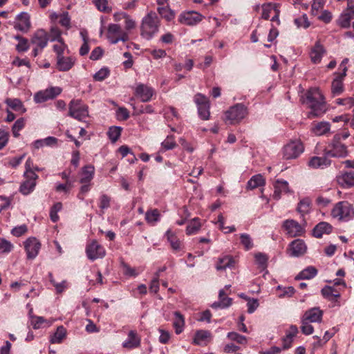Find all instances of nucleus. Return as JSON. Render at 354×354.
Instances as JSON below:
<instances>
[{
	"mask_svg": "<svg viewBox=\"0 0 354 354\" xmlns=\"http://www.w3.org/2000/svg\"><path fill=\"white\" fill-rule=\"evenodd\" d=\"M326 53V50L319 41H317L311 48L310 57L312 62L318 64L321 62L323 55Z\"/></svg>",
	"mask_w": 354,
	"mask_h": 354,
	"instance_id": "19",
	"label": "nucleus"
},
{
	"mask_svg": "<svg viewBox=\"0 0 354 354\" xmlns=\"http://www.w3.org/2000/svg\"><path fill=\"white\" fill-rule=\"evenodd\" d=\"M30 16L26 12H22L17 15V21L15 23L14 28L16 30L24 32H27L30 28Z\"/></svg>",
	"mask_w": 354,
	"mask_h": 354,
	"instance_id": "16",
	"label": "nucleus"
},
{
	"mask_svg": "<svg viewBox=\"0 0 354 354\" xmlns=\"http://www.w3.org/2000/svg\"><path fill=\"white\" fill-rule=\"evenodd\" d=\"M13 249V245L5 239L0 238V252L9 253Z\"/></svg>",
	"mask_w": 354,
	"mask_h": 354,
	"instance_id": "49",
	"label": "nucleus"
},
{
	"mask_svg": "<svg viewBox=\"0 0 354 354\" xmlns=\"http://www.w3.org/2000/svg\"><path fill=\"white\" fill-rule=\"evenodd\" d=\"M211 339V333L207 330H198L194 336V342L197 345H205Z\"/></svg>",
	"mask_w": 354,
	"mask_h": 354,
	"instance_id": "29",
	"label": "nucleus"
},
{
	"mask_svg": "<svg viewBox=\"0 0 354 354\" xmlns=\"http://www.w3.org/2000/svg\"><path fill=\"white\" fill-rule=\"evenodd\" d=\"M321 292L323 297L330 301H336L340 297V294L330 286H325Z\"/></svg>",
	"mask_w": 354,
	"mask_h": 354,
	"instance_id": "35",
	"label": "nucleus"
},
{
	"mask_svg": "<svg viewBox=\"0 0 354 354\" xmlns=\"http://www.w3.org/2000/svg\"><path fill=\"white\" fill-rule=\"evenodd\" d=\"M330 164V161L326 157L314 156L308 161L309 167L312 168H318L323 166H328Z\"/></svg>",
	"mask_w": 354,
	"mask_h": 354,
	"instance_id": "32",
	"label": "nucleus"
},
{
	"mask_svg": "<svg viewBox=\"0 0 354 354\" xmlns=\"http://www.w3.org/2000/svg\"><path fill=\"white\" fill-rule=\"evenodd\" d=\"M294 22L297 27H303L304 28H308L310 25L306 15H304L301 17L295 19Z\"/></svg>",
	"mask_w": 354,
	"mask_h": 354,
	"instance_id": "55",
	"label": "nucleus"
},
{
	"mask_svg": "<svg viewBox=\"0 0 354 354\" xmlns=\"http://www.w3.org/2000/svg\"><path fill=\"white\" fill-rule=\"evenodd\" d=\"M349 136L348 131L335 134L331 142L325 149V154L330 157H345L347 155V147L342 141Z\"/></svg>",
	"mask_w": 354,
	"mask_h": 354,
	"instance_id": "2",
	"label": "nucleus"
},
{
	"mask_svg": "<svg viewBox=\"0 0 354 354\" xmlns=\"http://www.w3.org/2000/svg\"><path fill=\"white\" fill-rule=\"evenodd\" d=\"M218 299L221 304L222 308H227L232 304V299L227 297L223 290L219 291Z\"/></svg>",
	"mask_w": 354,
	"mask_h": 354,
	"instance_id": "45",
	"label": "nucleus"
},
{
	"mask_svg": "<svg viewBox=\"0 0 354 354\" xmlns=\"http://www.w3.org/2000/svg\"><path fill=\"white\" fill-rule=\"evenodd\" d=\"M140 344V338L134 330H130L127 339L123 342L124 348L132 349L137 348Z\"/></svg>",
	"mask_w": 354,
	"mask_h": 354,
	"instance_id": "25",
	"label": "nucleus"
},
{
	"mask_svg": "<svg viewBox=\"0 0 354 354\" xmlns=\"http://www.w3.org/2000/svg\"><path fill=\"white\" fill-rule=\"evenodd\" d=\"M202 227L201 220L195 217L187 222L186 227V234L187 235L196 234Z\"/></svg>",
	"mask_w": 354,
	"mask_h": 354,
	"instance_id": "27",
	"label": "nucleus"
},
{
	"mask_svg": "<svg viewBox=\"0 0 354 354\" xmlns=\"http://www.w3.org/2000/svg\"><path fill=\"white\" fill-rule=\"evenodd\" d=\"M286 233L291 237L301 236L304 230L303 227L293 219L286 220L282 225Z\"/></svg>",
	"mask_w": 354,
	"mask_h": 354,
	"instance_id": "10",
	"label": "nucleus"
},
{
	"mask_svg": "<svg viewBox=\"0 0 354 354\" xmlns=\"http://www.w3.org/2000/svg\"><path fill=\"white\" fill-rule=\"evenodd\" d=\"M306 246L304 241L301 239H296L293 241L290 245V256L299 257L306 252Z\"/></svg>",
	"mask_w": 354,
	"mask_h": 354,
	"instance_id": "23",
	"label": "nucleus"
},
{
	"mask_svg": "<svg viewBox=\"0 0 354 354\" xmlns=\"http://www.w3.org/2000/svg\"><path fill=\"white\" fill-rule=\"evenodd\" d=\"M95 169L93 166L88 165L82 169V177L80 182L81 183H88L93 178Z\"/></svg>",
	"mask_w": 354,
	"mask_h": 354,
	"instance_id": "36",
	"label": "nucleus"
},
{
	"mask_svg": "<svg viewBox=\"0 0 354 354\" xmlns=\"http://www.w3.org/2000/svg\"><path fill=\"white\" fill-rule=\"evenodd\" d=\"M6 104L15 111H20L23 108V104L19 99H7Z\"/></svg>",
	"mask_w": 354,
	"mask_h": 354,
	"instance_id": "54",
	"label": "nucleus"
},
{
	"mask_svg": "<svg viewBox=\"0 0 354 354\" xmlns=\"http://www.w3.org/2000/svg\"><path fill=\"white\" fill-rule=\"evenodd\" d=\"M159 14L167 21H170L175 17V13L167 7L158 8Z\"/></svg>",
	"mask_w": 354,
	"mask_h": 354,
	"instance_id": "46",
	"label": "nucleus"
},
{
	"mask_svg": "<svg viewBox=\"0 0 354 354\" xmlns=\"http://www.w3.org/2000/svg\"><path fill=\"white\" fill-rule=\"evenodd\" d=\"M166 236L173 249L177 250V236H176V233L169 230L166 232Z\"/></svg>",
	"mask_w": 354,
	"mask_h": 354,
	"instance_id": "59",
	"label": "nucleus"
},
{
	"mask_svg": "<svg viewBox=\"0 0 354 354\" xmlns=\"http://www.w3.org/2000/svg\"><path fill=\"white\" fill-rule=\"evenodd\" d=\"M59 44L53 46V50L57 54V57H61L64 54V51L66 48V45L64 44V40L58 41Z\"/></svg>",
	"mask_w": 354,
	"mask_h": 354,
	"instance_id": "61",
	"label": "nucleus"
},
{
	"mask_svg": "<svg viewBox=\"0 0 354 354\" xmlns=\"http://www.w3.org/2000/svg\"><path fill=\"white\" fill-rule=\"evenodd\" d=\"M49 277H50V282L55 288L57 293L60 294L62 292H64L66 288H67V282H66V281L64 280L61 283H57L54 280L51 273L49 274Z\"/></svg>",
	"mask_w": 354,
	"mask_h": 354,
	"instance_id": "42",
	"label": "nucleus"
},
{
	"mask_svg": "<svg viewBox=\"0 0 354 354\" xmlns=\"http://www.w3.org/2000/svg\"><path fill=\"white\" fill-rule=\"evenodd\" d=\"M332 226L326 222H320L313 230V235L316 238H322L324 234H330Z\"/></svg>",
	"mask_w": 354,
	"mask_h": 354,
	"instance_id": "26",
	"label": "nucleus"
},
{
	"mask_svg": "<svg viewBox=\"0 0 354 354\" xmlns=\"http://www.w3.org/2000/svg\"><path fill=\"white\" fill-rule=\"evenodd\" d=\"M87 257L94 261L99 258H102L105 255L104 248L96 241H93L86 248Z\"/></svg>",
	"mask_w": 354,
	"mask_h": 354,
	"instance_id": "11",
	"label": "nucleus"
},
{
	"mask_svg": "<svg viewBox=\"0 0 354 354\" xmlns=\"http://www.w3.org/2000/svg\"><path fill=\"white\" fill-rule=\"evenodd\" d=\"M266 184V180L261 174L253 176L247 183V188L254 189L257 187H263Z\"/></svg>",
	"mask_w": 354,
	"mask_h": 354,
	"instance_id": "31",
	"label": "nucleus"
},
{
	"mask_svg": "<svg viewBox=\"0 0 354 354\" xmlns=\"http://www.w3.org/2000/svg\"><path fill=\"white\" fill-rule=\"evenodd\" d=\"M59 17V24L62 26L69 28L71 27V18L69 17L68 13L67 12H64L60 15Z\"/></svg>",
	"mask_w": 354,
	"mask_h": 354,
	"instance_id": "62",
	"label": "nucleus"
},
{
	"mask_svg": "<svg viewBox=\"0 0 354 354\" xmlns=\"http://www.w3.org/2000/svg\"><path fill=\"white\" fill-rule=\"evenodd\" d=\"M301 98L303 104L310 109L308 113V118L319 117L326 112L324 97L317 88L309 89Z\"/></svg>",
	"mask_w": 354,
	"mask_h": 354,
	"instance_id": "1",
	"label": "nucleus"
},
{
	"mask_svg": "<svg viewBox=\"0 0 354 354\" xmlns=\"http://www.w3.org/2000/svg\"><path fill=\"white\" fill-rule=\"evenodd\" d=\"M29 48L28 40L26 38L20 40L16 46L18 52H25Z\"/></svg>",
	"mask_w": 354,
	"mask_h": 354,
	"instance_id": "64",
	"label": "nucleus"
},
{
	"mask_svg": "<svg viewBox=\"0 0 354 354\" xmlns=\"http://www.w3.org/2000/svg\"><path fill=\"white\" fill-rule=\"evenodd\" d=\"M317 274V270L313 266H308L301 272H300L298 275L295 277L296 280H301V279H310L315 277Z\"/></svg>",
	"mask_w": 354,
	"mask_h": 354,
	"instance_id": "33",
	"label": "nucleus"
},
{
	"mask_svg": "<svg viewBox=\"0 0 354 354\" xmlns=\"http://www.w3.org/2000/svg\"><path fill=\"white\" fill-rule=\"evenodd\" d=\"M24 248L28 259H33L37 256L41 244L36 238H29L24 242Z\"/></svg>",
	"mask_w": 354,
	"mask_h": 354,
	"instance_id": "12",
	"label": "nucleus"
},
{
	"mask_svg": "<svg viewBox=\"0 0 354 354\" xmlns=\"http://www.w3.org/2000/svg\"><path fill=\"white\" fill-rule=\"evenodd\" d=\"M353 19L350 17L341 14L336 21L337 24L342 28H348L351 26V21Z\"/></svg>",
	"mask_w": 354,
	"mask_h": 354,
	"instance_id": "41",
	"label": "nucleus"
},
{
	"mask_svg": "<svg viewBox=\"0 0 354 354\" xmlns=\"http://www.w3.org/2000/svg\"><path fill=\"white\" fill-rule=\"evenodd\" d=\"M75 59L71 57L64 55L57 57V68L60 71H68L74 65Z\"/></svg>",
	"mask_w": 354,
	"mask_h": 354,
	"instance_id": "24",
	"label": "nucleus"
},
{
	"mask_svg": "<svg viewBox=\"0 0 354 354\" xmlns=\"http://www.w3.org/2000/svg\"><path fill=\"white\" fill-rule=\"evenodd\" d=\"M198 108V112L200 118L202 120H208L209 117V104L199 106Z\"/></svg>",
	"mask_w": 354,
	"mask_h": 354,
	"instance_id": "50",
	"label": "nucleus"
},
{
	"mask_svg": "<svg viewBox=\"0 0 354 354\" xmlns=\"http://www.w3.org/2000/svg\"><path fill=\"white\" fill-rule=\"evenodd\" d=\"M49 40L48 34L43 29L37 30L33 35L31 42L42 50Z\"/></svg>",
	"mask_w": 354,
	"mask_h": 354,
	"instance_id": "17",
	"label": "nucleus"
},
{
	"mask_svg": "<svg viewBox=\"0 0 354 354\" xmlns=\"http://www.w3.org/2000/svg\"><path fill=\"white\" fill-rule=\"evenodd\" d=\"M93 3L98 10L104 12H109L111 8L108 6L107 0H93Z\"/></svg>",
	"mask_w": 354,
	"mask_h": 354,
	"instance_id": "48",
	"label": "nucleus"
},
{
	"mask_svg": "<svg viewBox=\"0 0 354 354\" xmlns=\"http://www.w3.org/2000/svg\"><path fill=\"white\" fill-rule=\"evenodd\" d=\"M107 38L111 44H117L120 41H126L127 34L123 31L120 25L111 24L107 29Z\"/></svg>",
	"mask_w": 354,
	"mask_h": 354,
	"instance_id": "8",
	"label": "nucleus"
},
{
	"mask_svg": "<svg viewBox=\"0 0 354 354\" xmlns=\"http://www.w3.org/2000/svg\"><path fill=\"white\" fill-rule=\"evenodd\" d=\"M24 176L26 180L21 185L19 191L24 195H27L33 191L38 176L35 173H30V175H24Z\"/></svg>",
	"mask_w": 354,
	"mask_h": 354,
	"instance_id": "14",
	"label": "nucleus"
},
{
	"mask_svg": "<svg viewBox=\"0 0 354 354\" xmlns=\"http://www.w3.org/2000/svg\"><path fill=\"white\" fill-rule=\"evenodd\" d=\"M68 115L82 121L88 116V106L80 100H73L69 104Z\"/></svg>",
	"mask_w": 354,
	"mask_h": 354,
	"instance_id": "6",
	"label": "nucleus"
},
{
	"mask_svg": "<svg viewBox=\"0 0 354 354\" xmlns=\"http://www.w3.org/2000/svg\"><path fill=\"white\" fill-rule=\"evenodd\" d=\"M227 337L232 340L240 344H244L247 342V339L245 336L241 335L236 332H230L227 334Z\"/></svg>",
	"mask_w": 354,
	"mask_h": 354,
	"instance_id": "47",
	"label": "nucleus"
},
{
	"mask_svg": "<svg viewBox=\"0 0 354 354\" xmlns=\"http://www.w3.org/2000/svg\"><path fill=\"white\" fill-rule=\"evenodd\" d=\"M337 183L342 188H349L354 186V171H346L337 176Z\"/></svg>",
	"mask_w": 354,
	"mask_h": 354,
	"instance_id": "22",
	"label": "nucleus"
},
{
	"mask_svg": "<svg viewBox=\"0 0 354 354\" xmlns=\"http://www.w3.org/2000/svg\"><path fill=\"white\" fill-rule=\"evenodd\" d=\"M122 131V129L119 127H111L109 128V130L108 131V135L109 139L113 142H115L118 140L119 137L120 136Z\"/></svg>",
	"mask_w": 354,
	"mask_h": 354,
	"instance_id": "43",
	"label": "nucleus"
},
{
	"mask_svg": "<svg viewBox=\"0 0 354 354\" xmlns=\"http://www.w3.org/2000/svg\"><path fill=\"white\" fill-rule=\"evenodd\" d=\"M274 8V5L272 3L263 4L262 6V15L261 17L266 20L270 17V12Z\"/></svg>",
	"mask_w": 354,
	"mask_h": 354,
	"instance_id": "58",
	"label": "nucleus"
},
{
	"mask_svg": "<svg viewBox=\"0 0 354 354\" xmlns=\"http://www.w3.org/2000/svg\"><path fill=\"white\" fill-rule=\"evenodd\" d=\"M241 243L245 250H250L254 247L252 238L248 234L243 233L240 235Z\"/></svg>",
	"mask_w": 354,
	"mask_h": 354,
	"instance_id": "40",
	"label": "nucleus"
},
{
	"mask_svg": "<svg viewBox=\"0 0 354 354\" xmlns=\"http://www.w3.org/2000/svg\"><path fill=\"white\" fill-rule=\"evenodd\" d=\"M194 102L196 104L197 107H198L199 106L209 104V102L208 99L206 97V96L201 93H197L194 96Z\"/></svg>",
	"mask_w": 354,
	"mask_h": 354,
	"instance_id": "63",
	"label": "nucleus"
},
{
	"mask_svg": "<svg viewBox=\"0 0 354 354\" xmlns=\"http://www.w3.org/2000/svg\"><path fill=\"white\" fill-rule=\"evenodd\" d=\"M288 192V183L285 180H277L274 184V191L272 194V198L274 200L281 198L282 193H287Z\"/></svg>",
	"mask_w": 354,
	"mask_h": 354,
	"instance_id": "28",
	"label": "nucleus"
},
{
	"mask_svg": "<svg viewBox=\"0 0 354 354\" xmlns=\"http://www.w3.org/2000/svg\"><path fill=\"white\" fill-rule=\"evenodd\" d=\"M62 92V88L58 86L50 87L44 91L37 92L34 97L37 103H41L48 100L53 99L59 95Z\"/></svg>",
	"mask_w": 354,
	"mask_h": 354,
	"instance_id": "9",
	"label": "nucleus"
},
{
	"mask_svg": "<svg viewBox=\"0 0 354 354\" xmlns=\"http://www.w3.org/2000/svg\"><path fill=\"white\" fill-rule=\"evenodd\" d=\"M160 219V213L158 209H149L145 214V220L147 223L154 225Z\"/></svg>",
	"mask_w": 354,
	"mask_h": 354,
	"instance_id": "34",
	"label": "nucleus"
},
{
	"mask_svg": "<svg viewBox=\"0 0 354 354\" xmlns=\"http://www.w3.org/2000/svg\"><path fill=\"white\" fill-rule=\"evenodd\" d=\"M49 40L51 41H62L63 39L61 37V31L57 27H52L48 35Z\"/></svg>",
	"mask_w": 354,
	"mask_h": 354,
	"instance_id": "52",
	"label": "nucleus"
},
{
	"mask_svg": "<svg viewBox=\"0 0 354 354\" xmlns=\"http://www.w3.org/2000/svg\"><path fill=\"white\" fill-rule=\"evenodd\" d=\"M235 266V260L232 256L226 255L220 258L217 265L216 269L218 270H225L227 268H232Z\"/></svg>",
	"mask_w": 354,
	"mask_h": 354,
	"instance_id": "30",
	"label": "nucleus"
},
{
	"mask_svg": "<svg viewBox=\"0 0 354 354\" xmlns=\"http://www.w3.org/2000/svg\"><path fill=\"white\" fill-rule=\"evenodd\" d=\"M203 19V16L194 11H189L181 14L180 21L182 24L194 26L199 23Z\"/></svg>",
	"mask_w": 354,
	"mask_h": 354,
	"instance_id": "15",
	"label": "nucleus"
},
{
	"mask_svg": "<svg viewBox=\"0 0 354 354\" xmlns=\"http://www.w3.org/2000/svg\"><path fill=\"white\" fill-rule=\"evenodd\" d=\"M66 335V330L65 328L62 326H59L53 335L51 336L50 342L52 344H59L65 338Z\"/></svg>",
	"mask_w": 354,
	"mask_h": 354,
	"instance_id": "38",
	"label": "nucleus"
},
{
	"mask_svg": "<svg viewBox=\"0 0 354 354\" xmlns=\"http://www.w3.org/2000/svg\"><path fill=\"white\" fill-rule=\"evenodd\" d=\"M304 145L299 140H292L283 147V158L286 160L297 158L304 151Z\"/></svg>",
	"mask_w": 354,
	"mask_h": 354,
	"instance_id": "7",
	"label": "nucleus"
},
{
	"mask_svg": "<svg viewBox=\"0 0 354 354\" xmlns=\"http://www.w3.org/2000/svg\"><path fill=\"white\" fill-rule=\"evenodd\" d=\"M330 129V124L329 122H320L314 126L313 131L315 135L322 136V135H325L327 133H328Z\"/></svg>",
	"mask_w": 354,
	"mask_h": 354,
	"instance_id": "37",
	"label": "nucleus"
},
{
	"mask_svg": "<svg viewBox=\"0 0 354 354\" xmlns=\"http://www.w3.org/2000/svg\"><path fill=\"white\" fill-rule=\"evenodd\" d=\"M301 330L302 333L306 335H311L314 331L313 326L309 324L310 322L305 321L302 319H301Z\"/></svg>",
	"mask_w": 354,
	"mask_h": 354,
	"instance_id": "56",
	"label": "nucleus"
},
{
	"mask_svg": "<svg viewBox=\"0 0 354 354\" xmlns=\"http://www.w3.org/2000/svg\"><path fill=\"white\" fill-rule=\"evenodd\" d=\"M136 95L140 98L142 102H146L151 100L153 91V89L145 84H140L135 91Z\"/></svg>",
	"mask_w": 354,
	"mask_h": 354,
	"instance_id": "20",
	"label": "nucleus"
},
{
	"mask_svg": "<svg viewBox=\"0 0 354 354\" xmlns=\"http://www.w3.org/2000/svg\"><path fill=\"white\" fill-rule=\"evenodd\" d=\"M248 113L247 107L241 103H238L225 111V120L230 124H234L240 122L247 116Z\"/></svg>",
	"mask_w": 354,
	"mask_h": 354,
	"instance_id": "5",
	"label": "nucleus"
},
{
	"mask_svg": "<svg viewBox=\"0 0 354 354\" xmlns=\"http://www.w3.org/2000/svg\"><path fill=\"white\" fill-rule=\"evenodd\" d=\"M159 26V19L157 14L154 12H150L142 19L141 30L142 35L147 39L158 32Z\"/></svg>",
	"mask_w": 354,
	"mask_h": 354,
	"instance_id": "3",
	"label": "nucleus"
},
{
	"mask_svg": "<svg viewBox=\"0 0 354 354\" xmlns=\"http://www.w3.org/2000/svg\"><path fill=\"white\" fill-rule=\"evenodd\" d=\"M322 316L323 311L318 307H314L307 310L301 319L308 322H321Z\"/></svg>",
	"mask_w": 354,
	"mask_h": 354,
	"instance_id": "18",
	"label": "nucleus"
},
{
	"mask_svg": "<svg viewBox=\"0 0 354 354\" xmlns=\"http://www.w3.org/2000/svg\"><path fill=\"white\" fill-rule=\"evenodd\" d=\"M109 75V71L106 68H102L100 71H98L93 75V78L96 81H102L105 78H106Z\"/></svg>",
	"mask_w": 354,
	"mask_h": 354,
	"instance_id": "57",
	"label": "nucleus"
},
{
	"mask_svg": "<svg viewBox=\"0 0 354 354\" xmlns=\"http://www.w3.org/2000/svg\"><path fill=\"white\" fill-rule=\"evenodd\" d=\"M256 263L258 267L261 270H265L268 266V257L267 254L261 252H258L254 255Z\"/></svg>",
	"mask_w": 354,
	"mask_h": 354,
	"instance_id": "39",
	"label": "nucleus"
},
{
	"mask_svg": "<svg viewBox=\"0 0 354 354\" xmlns=\"http://www.w3.org/2000/svg\"><path fill=\"white\" fill-rule=\"evenodd\" d=\"M53 322H49L45 319L43 317L36 316L32 317V324L33 325V328L35 329H38L41 327V325L44 323H47L48 326L52 324Z\"/></svg>",
	"mask_w": 354,
	"mask_h": 354,
	"instance_id": "51",
	"label": "nucleus"
},
{
	"mask_svg": "<svg viewBox=\"0 0 354 354\" xmlns=\"http://www.w3.org/2000/svg\"><path fill=\"white\" fill-rule=\"evenodd\" d=\"M342 14L354 19V0H347V7Z\"/></svg>",
	"mask_w": 354,
	"mask_h": 354,
	"instance_id": "60",
	"label": "nucleus"
},
{
	"mask_svg": "<svg viewBox=\"0 0 354 354\" xmlns=\"http://www.w3.org/2000/svg\"><path fill=\"white\" fill-rule=\"evenodd\" d=\"M347 68L344 66L342 69V73H335V77L332 82L331 91L334 95L341 94L344 91L343 80L346 75Z\"/></svg>",
	"mask_w": 354,
	"mask_h": 354,
	"instance_id": "13",
	"label": "nucleus"
},
{
	"mask_svg": "<svg viewBox=\"0 0 354 354\" xmlns=\"http://www.w3.org/2000/svg\"><path fill=\"white\" fill-rule=\"evenodd\" d=\"M298 333V328L295 325H291L286 332V335L282 338L283 349L286 350L292 346L293 338Z\"/></svg>",
	"mask_w": 354,
	"mask_h": 354,
	"instance_id": "21",
	"label": "nucleus"
},
{
	"mask_svg": "<svg viewBox=\"0 0 354 354\" xmlns=\"http://www.w3.org/2000/svg\"><path fill=\"white\" fill-rule=\"evenodd\" d=\"M24 125L25 120L24 118H19L15 121L12 128L14 137L17 138L19 136V131L24 128Z\"/></svg>",
	"mask_w": 354,
	"mask_h": 354,
	"instance_id": "44",
	"label": "nucleus"
},
{
	"mask_svg": "<svg viewBox=\"0 0 354 354\" xmlns=\"http://www.w3.org/2000/svg\"><path fill=\"white\" fill-rule=\"evenodd\" d=\"M331 214L339 220L349 221L354 216V208L348 201L338 202L332 209Z\"/></svg>",
	"mask_w": 354,
	"mask_h": 354,
	"instance_id": "4",
	"label": "nucleus"
},
{
	"mask_svg": "<svg viewBox=\"0 0 354 354\" xmlns=\"http://www.w3.org/2000/svg\"><path fill=\"white\" fill-rule=\"evenodd\" d=\"M310 201L308 198L301 200L298 204V212L302 214L308 213L310 209Z\"/></svg>",
	"mask_w": 354,
	"mask_h": 354,
	"instance_id": "53",
	"label": "nucleus"
}]
</instances>
